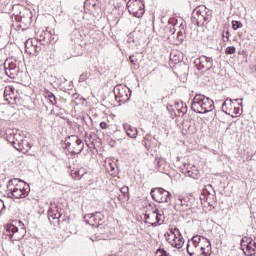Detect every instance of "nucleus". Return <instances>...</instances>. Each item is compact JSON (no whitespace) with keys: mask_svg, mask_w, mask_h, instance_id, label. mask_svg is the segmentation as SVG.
<instances>
[{"mask_svg":"<svg viewBox=\"0 0 256 256\" xmlns=\"http://www.w3.org/2000/svg\"><path fill=\"white\" fill-rule=\"evenodd\" d=\"M65 147L71 155H79L85 147L83 140L77 135H70L65 138Z\"/></svg>","mask_w":256,"mask_h":256,"instance_id":"obj_3","label":"nucleus"},{"mask_svg":"<svg viewBox=\"0 0 256 256\" xmlns=\"http://www.w3.org/2000/svg\"><path fill=\"white\" fill-rule=\"evenodd\" d=\"M171 233L173 237H183V235H181V231H179V228H174V230Z\"/></svg>","mask_w":256,"mask_h":256,"instance_id":"obj_40","label":"nucleus"},{"mask_svg":"<svg viewBox=\"0 0 256 256\" xmlns=\"http://www.w3.org/2000/svg\"><path fill=\"white\" fill-rule=\"evenodd\" d=\"M91 137H93V135H91V134H90V137H89V139H91Z\"/></svg>","mask_w":256,"mask_h":256,"instance_id":"obj_54","label":"nucleus"},{"mask_svg":"<svg viewBox=\"0 0 256 256\" xmlns=\"http://www.w3.org/2000/svg\"><path fill=\"white\" fill-rule=\"evenodd\" d=\"M177 30L175 29V26H173V28H170V33H171V35H175V32H176Z\"/></svg>","mask_w":256,"mask_h":256,"instance_id":"obj_50","label":"nucleus"},{"mask_svg":"<svg viewBox=\"0 0 256 256\" xmlns=\"http://www.w3.org/2000/svg\"><path fill=\"white\" fill-rule=\"evenodd\" d=\"M72 179H75L76 181H80V179H89L91 177V173L85 172V169L76 170L71 173Z\"/></svg>","mask_w":256,"mask_h":256,"instance_id":"obj_19","label":"nucleus"},{"mask_svg":"<svg viewBox=\"0 0 256 256\" xmlns=\"http://www.w3.org/2000/svg\"><path fill=\"white\" fill-rule=\"evenodd\" d=\"M158 256H160V254Z\"/></svg>","mask_w":256,"mask_h":256,"instance_id":"obj_55","label":"nucleus"},{"mask_svg":"<svg viewBox=\"0 0 256 256\" xmlns=\"http://www.w3.org/2000/svg\"><path fill=\"white\" fill-rule=\"evenodd\" d=\"M156 255L169 256V253H167V250H165V248H158L156 250Z\"/></svg>","mask_w":256,"mask_h":256,"instance_id":"obj_39","label":"nucleus"},{"mask_svg":"<svg viewBox=\"0 0 256 256\" xmlns=\"http://www.w3.org/2000/svg\"><path fill=\"white\" fill-rule=\"evenodd\" d=\"M231 103H233L232 99H226L223 104H222V111L223 113H227V106L231 105Z\"/></svg>","mask_w":256,"mask_h":256,"instance_id":"obj_37","label":"nucleus"},{"mask_svg":"<svg viewBox=\"0 0 256 256\" xmlns=\"http://www.w3.org/2000/svg\"><path fill=\"white\" fill-rule=\"evenodd\" d=\"M176 207H179V211H182V213H185L189 209V201H187V198L183 196H178V200L176 203Z\"/></svg>","mask_w":256,"mask_h":256,"instance_id":"obj_21","label":"nucleus"},{"mask_svg":"<svg viewBox=\"0 0 256 256\" xmlns=\"http://www.w3.org/2000/svg\"><path fill=\"white\" fill-rule=\"evenodd\" d=\"M19 183L18 179H10L7 184L8 197L12 199H25L29 195L31 188L29 184L24 183L23 186Z\"/></svg>","mask_w":256,"mask_h":256,"instance_id":"obj_2","label":"nucleus"},{"mask_svg":"<svg viewBox=\"0 0 256 256\" xmlns=\"http://www.w3.org/2000/svg\"><path fill=\"white\" fill-rule=\"evenodd\" d=\"M23 9H25V6L16 5L13 7L12 21L19 22V17H23Z\"/></svg>","mask_w":256,"mask_h":256,"instance_id":"obj_23","label":"nucleus"},{"mask_svg":"<svg viewBox=\"0 0 256 256\" xmlns=\"http://www.w3.org/2000/svg\"><path fill=\"white\" fill-rule=\"evenodd\" d=\"M5 213V202L0 199V215H3Z\"/></svg>","mask_w":256,"mask_h":256,"instance_id":"obj_42","label":"nucleus"},{"mask_svg":"<svg viewBox=\"0 0 256 256\" xmlns=\"http://www.w3.org/2000/svg\"><path fill=\"white\" fill-rule=\"evenodd\" d=\"M126 6L129 14L137 17L138 19L145 15V3L141 0H129Z\"/></svg>","mask_w":256,"mask_h":256,"instance_id":"obj_7","label":"nucleus"},{"mask_svg":"<svg viewBox=\"0 0 256 256\" xmlns=\"http://www.w3.org/2000/svg\"><path fill=\"white\" fill-rule=\"evenodd\" d=\"M82 121L87 127H93V120L91 119V116L87 115L82 117Z\"/></svg>","mask_w":256,"mask_h":256,"instance_id":"obj_33","label":"nucleus"},{"mask_svg":"<svg viewBox=\"0 0 256 256\" xmlns=\"http://www.w3.org/2000/svg\"><path fill=\"white\" fill-rule=\"evenodd\" d=\"M194 65L198 71H211L213 69V58L205 55L194 60Z\"/></svg>","mask_w":256,"mask_h":256,"instance_id":"obj_10","label":"nucleus"},{"mask_svg":"<svg viewBox=\"0 0 256 256\" xmlns=\"http://www.w3.org/2000/svg\"><path fill=\"white\" fill-rule=\"evenodd\" d=\"M176 39L178 43H183L185 39V26H183V24H180V30L177 32Z\"/></svg>","mask_w":256,"mask_h":256,"instance_id":"obj_27","label":"nucleus"},{"mask_svg":"<svg viewBox=\"0 0 256 256\" xmlns=\"http://www.w3.org/2000/svg\"><path fill=\"white\" fill-rule=\"evenodd\" d=\"M107 170L112 177H117V175L119 174V170L117 169L116 164H108Z\"/></svg>","mask_w":256,"mask_h":256,"instance_id":"obj_28","label":"nucleus"},{"mask_svg":"<svg viewBox=\"0 0 256 256\" xmlns=\"http://www.w3.org/2000/svg\"><path fill=\"white\" fill-rule=\"evenodd\" d=\"M164 237L166 241L171 244V247H175V249H183V245H185V239L183 238V236H176L173 238L172 241H169V237H171V234L169 232H166L164 234Z\"/></svg>","mask_w":256,"mask_h":256,"instance_id":"obj_17","label":"nucleus"},{"mask_svg":"<svg viewBox=\"0 0 256 256\" xmlns=\"http://www.w3.org/2000/svg\"><path fill=\"white\" fill-rule=\"evenodd\" d=\"M211 21V16L207 14V12L201 9H195L192 13L191 22L193 25H197V27H203L205 23H209Z\"/></svg>","mask_w":256,"mask_h":256,"instance_id":"obj_8","label":"nucleus"},{"mask_svg":"<svg viewBox=\"0 0 256 256\" xmlns=\"http://www.w3.org/2000/svg\"><path fill=\"white\" fill-rule=\"evenodd\" d=\"M61 217H63V210L61 208V205L53 206V204H51L48 210V219L50 223L54 226L59 225Z\"/></svg>","mask_w":256,"mask_h":256,"instance_id":"obj_11","label":"nucleus"},{"mask_svg":"<svg viewBox=\"0 0 256 256\" xmlns=\"http://www.w3.org/2000/svg\"><path fill=\"white\" fill-rule=\"evenodd\" d=\"M100 127L101 129H107V127H109V124H107L106 122H101Z\"/></svg>","mask_w":256,"mask_h":256,"instance_id":"obj_46","label":"nucleus"},{"mask_svg":"<svg viewBox=\"0 0 256 256\" xmlns=\"http://www.w3.org/2000/svg\"><path fill=\"white\" fill-rule=\"evenodd\" d=\"M114 95L115 99L120 104L129 103V99H131V89L127 86L118 84L114 87Z\"/></svg>","mask_w":256,"mask_h":256,"instance_id":"obj_6","label":"nucleus"},{"mask_svg":"<svg viewBox=\"0 0 256 256\" xmlns=\"http://www.w3.org/2000/svg\"><path fill=\"white\" fill-rule=\"evenodd\" d=\"M8 141L16 151H20L21 153H28L31 149V143L21 134H14L13 139Z\"/></svg>","mask_w":256,"mask_h":256,"instance_id":"obj_4","label":"nucleus"},{"mask_svg":"<svg viewBox=\"0 0 256 256\" xmlns=\"http://www.w3.org/2000/svg\"><path fill=\"white\" fill-rule=\"evenodd\" d=\"M154 163L160 173H165L167 171V168L169 167V164L167 163V160H165V158H156Z\"/></svg>","mask_w":256,"mask_h":256,"instance_id":"obj_22","label":"nucleus"},{"mask_svg":"<svg viewBox=\"0 0 256 256\" xmlns=\"http://www.w3.org/2000/svg\"><path fill=\"white\" fill-rule=\"evenodd\" d=\"M202 255L207 256V252H205V250L202 252Z\"/></svg>","mask_w":256,"mask_h":256,"instance_id":"obj_52","label":"nucleus"},{"mask_svg":"<svg viewBox=\"0 0 256 256\" xmlns=\"http://www.w3.org/2000/svg\"><path fill=\"white\" fill-rule=\"evenodd\" d=\"M236 51H237V49L235 48V46H228L225 49L226 55H235Z\"/></svg>","mask_w":256,"mask_h":256,"instance_id":"obj_36","label":"nucleus"},{"mask_svg":"<svg viewBox=\"0 0 256 256\" xmlns=\"http://www.w3.org/2000/svg\"><path fill=\"white\" fill-rule=\"evenodd\" d=\"M5 73L10 79H15L19 75V67L12 60H6L4 63Z\"/></svg>","mask_w":256,"mask_h":256,"instance_id":"obj_14","label":"nucleus"},{"mask_svg":"<svg viewBox=\"0 0 256 256\" xmlns=\"http://www.w3.org/2000/svg\"><path fill=\"white\" fill-rule=\"evenodd\" d=\"M170 59H174V61H179L177 55H174L173 53L170 54Z\"/></svg>","mask_w":256,"mask_h":256,"instance_id":"obj_47","label":"nucleus"},{"mask_svg":"<svg viewBox=\"0 0 256 256\" xmlns=\"http://www.w3.org/2000/svg\"><path fill=\"white\" fill-rule=\"evenodd\" d=\"M34 52L29 51V48L26 49V53H29L30 55H34V57H37L39 53H41V46H33Z\"/></svg>","mask_w":256,"mask_h":256,"instance_id":"obj_31","label":"nucleus"},{"mask_svg":"<svg viewBox=\"0 0 256 256\" xmlns=\"http://www.w3.org/2000/svg\"><path fill=\"white\" fill-rule=\"evenodd\" d=\"M5 135V128L0 127V137H3Z\"/></svg>","mask_w":256,"mask_h":256,"instance_id":"obj_49","label":"nucleus"},{"mask_svg":"<svg viewBox=\"0 0 256 256\" xmlns=\"http://www.w3.org/2000/svg\"><path fill=\"white\" fill-rule=\"evenodd\" d=\"M144 219H145V221H144V223H146V225L148 224V225H151V214H145L144 215Z\"/></svg>","mask_w":256,"mask_h":256,"instance_id":"obj_41","label":"nucleus"},{"mask_svg":"<svg viewBox=\"0 0 256 256\" xmlns=\"http://www.w3.org/2000/svg\"><path fill=\"white\" fill-rule=\"evenodd\" d=\"M200 251H202V252L205 251V247H201Z\"/></svg>","mask_w":256,"mask_h":256,"instance_id":"obj_51","label":"nucleus"},{"mask_svg":"<svg viewBox=\"0 0 256 256\" xmlns=\"http://www.w3.org/2000/svg\"><path fill=\"white\" fill-rule=\"evenodd\" d=\"M84 221L87 223V225H91L92 227H99L105 223V215L101 212L86 214L84 216Z\"/></svg>","mask_w":256,"mask_h":256,"instance_id":"obj_9","label":"nucleus"},{"mask_svg":"<svg viewBox=\"0 0 256 256\" xmlns=\"http://www.w3.org/2000/svg\"><path fill=\"white\" fill-rule=\"evenodd\" d=\"M191 109L194 113L205 115L215 109V102L203 94H196L192 99Z\"/></svg>","mask_w":256,"mask_h":256,"instance_id":"obj_1","label":"nucleus"},{"mask_svg":"<svg viewBox=\"0 0 256 256\" xmlns=\"http://www.w3.org/2000/svg\"><path fill=\"white\" fill-rule=\"evenodd\" d=\"M234 101L237 103V101H239V99H235Z\"/></svg>","mask_w":256,"mask_h":256,"instance_id":"obj_53","label":"nucleus"},{"mask_svg":"<svg viewBox=\"0 0 256 256\" xmlns=\"http://www.w3.org/2000/svg\"><path fill=\"white\" fill-rule=\"evenodd\" d=\"M182 173L186 175V177H191L192 179H198L199 178V170H189L188 168L182 169Z\"/></svg>","mask_w":256,"mask_h":256,"instance_id":"obj_25","label":"nucleus"},{"mask_svg":"<svg viewBox=\"0 0 256 256\" xmlns=\"http://www.w3.org/2000/svg\"><path fill=\"white\" fill-rule=\"evenodd\" d=\"M222 41L224 43H227V41H229V28H224V31L222 33Z\"/></svg>","mask_w":256,"mask_h":256,"instance_id":"obj_35","label":"nucleus"},{"mask_svg":"<svg viewBox=\"0 0 256 256\" xmlns=\"http://www.w3.org/2000/svg\"><path fill=\"white\" fill-rule=\"evenodd\" d=\"M90 11H91V13H94L95 15H101L102 8H101V3L99 2V0H96L95 4L93 5V7Z\"/></svg>","mask_w":256,"mask_h":256,"instance_id":"obj_29","label":"nucleus"},{"mask_svg":"<svg viewBox=\"0 0 256 256\" xmlns=\"http://www.w3.org/2000/svg\"><path fill=\"white\" fill-rule=\"evenodd\" d=\"M123 129H124L125 133L130 137V139H137V135L139 133L137 128L131 126L128 123H124Z\"/></svg>","mask_w":256,"mask_h":256,"instance_id":"obj_20","label":"nucleus"},{"mask_svg":"<svg viewBox=\"0 0 256 256\" xmlns=\"http://www.w3.org/2000/svg\"><path fill=\"white\" fill-rule=\"evenodd\" d=\"M150 195L153 201H156V203H171V200L173 199V195H171V192L161 187L152 188L150 191Z\"/></svg>","mask_w":256,"mask_h":256,"instance_id":"obj_5","label":"nucleus"},{"mask_svg":"<svg viewBox=\"0 0 256 256\" xmlns=\"http://www.w3.org/2000/svg\"><path fill=\"white\" fill-rule=\"evenodd\" d=\"M241 246L246 247L244 251L245 255L253 256L255 255L256 242L253 238L245 237L241 239Z\"/></svg>","mask_w":256,"mask_h":256,"instance_id":"obj_16","label":"nucleus"},{"mask_svg":"<svg viewBox=\"0 0 256 256\" xmlns=\"http://www.w3.org/2000/svg\"><path fill=\"white\" fill-rule=\"evenodd\" d=\"M182 115H185L187 113V106L181 108Z\"/></svg>","mask_w":256,"mask_h":256,"instance_id":"obj_48","label":"nucleus"},{"mask_svg":"<svg viewBox=\"0 0 256 256\" xmlns=\"http://www.w3.org/2000/svg\"><path fill=\"white\" fill-rule=\"evenodd\" d=\"M242 27H243V23H241V21H237V20L232 21V29H234V31H237V29H241Z\"/></svg>","mask_w":256,"mask_h":256,"instance_id":"obj_34","label":"nucleus"},{"mask_svg":"<svg viewBox=\"0 0 256 256\" xmlns=\"http://www.w3.org/2000/svg\"><path fill=\"white\" fill-rule=\"evenodd\" d=\"M22 13L23 16L18 18L19 21L17 23L19 24L17 25V27H19V29L23 31L25 30L26 27H29V25H31L33 13L31 12V10L27 8H22Z\"/></svg>","mask_w":256,"mask_h":256,"instance_id":"obj_12","label":"nucleus"},{"mask_svg":"<svg viewBox=\"0 0 256 256\" xmlns=\"http://www.w3.org/2000/svg\"><path fill=\"white\" fill-rule=\"evenodd\" d=\"M90 74L89 73H82L79 77V83H83L85 81H87V79H89Z\"/></svg>","mask_w":256,"mask_h":256,"instance_id":"obj_38","label":"nucleus"},{"mask_svg":"<svg viewBox=\"0 0 256 256\" xmlns=\"http://www.w3.org/2000/svg\"><path fill=\"white\" fill-rule=\"evenodd\" d=\"M129 61L132 65H137V59L135 58V55L129 56Z\"/></svg>","mask_w":256,"mask_h":256,"instance_id":"obj_43","label":"nucleus"},{"mask_svg":"<svg viewBox=\"0 0 256 256\" xmlns=\"http://www.w3.org/2000/svg\"><path fill=\"white\" fill-rule=\"evenodd\" d=\"M201 239H206L207 243H208V247H211V241L203 236H194L192 237L191 241H192V245L193 247H195V249H197V247L199 246V243H201Z\"/></svg>","mask_w":256,"mask_h":256,"instance_id":"obj_26","label":"nucleus"},{"mask_svg":"<svg viewBox=\"0 0 256 256\" xmlns=\"http://www.w3.org/2000/svg\"><path fill=\"white\" fill-rule=\"evenodd\" d=\"M45 98L48 99L50 105H57V97L52 92H46Z\"/></svg>","mask_w":256,"mask_h":256,"instance_id":"obj_30","label":"nucleus"},{"mask_svg":"<svg viewBox=\"0 0 256 256\" xmlns=\"http://www.w3.org/2000/svg\"><path fill=\"white\" fill-rule=\"evenodd\" d=\"M4 235H7L11 241H21V239H23V235H21V232H19V228L14 224L6 225Z\"/></svg>","mask_w":256,"mask_h":256,"instance_id":"obj_13","label":"nucleus"},{"mask_svg":"<svg viewBox=\"0 0 256 256\" xmlns=\"http://www.w3.org/2000/svg\"><path fill=\"white\" fill-rule=\"evenodd\" d=\"M109 145H110V147H117V140L110 139L109 140Z\"/></svg>","mask_w":256,"mask_h":256,"instance_id":"obj_44","label":"nucleus"},{"mask_svg":"<svg viewBox=\"0 0 256 256\" xmlns=\"http://www.w3.org/2000/svg\"><path fill=\"white\" fill-rule=\"evenodd\" d=\"M191 246V244H189V241H188V243H187V253H188V255H190V256H195V252H191V250H189V247Z\"/></svg>","mask_w":256,"mask_h":256,"instance_id":"obj_45","label":"nucleus"},{"mask_svg":"<svg viewBox=\"0 0 256 256\" xmlns=\"http://www.w3.org/2000/svg\"><path fill=\"white\" fill-rule=\"evenodd\" d=\"M163 223H165V216L163 215V212H159L157 207L152 208L151 227H159V225H163Z\"/></svg>","mask_w":256,"mask_h":256,"instance_id":"obj_15","label":"nucleus"},{"mask_svg":"<svg viewBox=\"0 0 256 256\" xmlns=\"http://www.w3.org/2000/svg\"><path fill=\"white\" fill-rule=\"evenodd\" d=\"M14 88L9 87V89H5L4 91V99L9 102L11 105H14L15 101H17V96L15 95Z\"/></svg>","mask_w":256,"mask_h":256,"instance_id":"obj_18","label":"nucleus"},{"mask_svg":"<svg viewBox=\"0 0 256 256\" xmlns=\"http://www.w3.org/2000/svg\"><path fill=\"white\" fill-rule=\"evenodd\" d=\"M96 2L97 0H86L84 2V9L91 11L92 7L95 5Z\"/></svg>","mask_w":256,"mask_h":256,"instance_id":"obj_32","label":"nucleus"},{"mask_svg":"<svg viewBox=\"0 0 256 256\" xmlns=\"http://www.w3.org/2000/svg\"><path fill=\"white\" fill-rule=\"evenodd\" d=\"M120 194L118 195V200L121 201V203H126V201H129V186H123L119 189Z\"/></svg>","mask_w":256,"mask_h":256,"instance_id":"obj_24","label":"nucleus"}]
</instances>
